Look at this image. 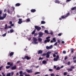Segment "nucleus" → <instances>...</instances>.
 <instances>
[{
    "mask_svg": "<svg viewBox=\"0 0 76 76\" xmlns=\"http://www.w3.org/2000/svg\"><path fill=\"white\" fill-rule=\"evenodd\" d=\"M76 57H75V56H74L73 58V60H75V59H76Z\"/></svg>",
    "mask_w": 76,
    "mask_h": 76,
    "instance_id": "4d7b16f0",
    "label": "nucleus"
},
{
    "mask_svg": "<svg viewBox=\"0 0 76 76\" xmlns=\"http://www.w3.org/2000/svg\"><path fill=\"white\" fill-rule=\"evenodd\" d=\"M69 15H70V13L69 12H68V13L66 14V16L64 15L61 16V18H59V20H62V19H66V18H67V17H68V16H69Z\"/></svg>",
    "mask_w": 76,
    "mask_h": 76,
    "instance_id": "f257e3e1",
    "label": "nucleus"
},
{
    "mask_svg": "<svg viewBox=\"0 0 76 76\" xmlns=\"http://www.w3.org/2000/svg\"><path fill=\"white\" fill-rule=\"evenodd\" d=\"M74 50H73V49H71V51L72 53H74Z\"/></svg>",
    "mask_w": 76,
    "mask_h": 76,
    "instance_id": "4c0bfd02",
    "label": "nucleus"
},
{
    "mask_svg": "<svg viewBox=\"0 0 76 76\" xmlns=\"http://www.w3.org/2000/svg\"><path fill=\"white\" fill-rule=\"evenodd\" d=\"M20 61H17V64L19 63H20Z\"/></svg>",
    "mask_w": 76,
    "mask_h": 76,
    "instance_id": "e2e57ef3",
    "label": "nucleus"
},
{
    "mask_svg": "<svg viewBox=\"0 0 76 76\" xmlns=\"http://www.w3.org/2000/svg\"><path fill=\"white\" fill-rule=\"evenodd\" d=\"M6 33H5L2 35V37H6Z\"/></svg>",
    "mask_w": 76,
    "mask_h": 76,
    "instance_id": "2f4dec72",
    "label": "nucleus"
},
{
    "mask_svg": "<svg viewBox=\"0 0 76 76\" xmlns=\"http://www.w3.org/2000/svg\"><path fill=\"white\" fill-rule=\"evenodd\" d=\"M31 58V57H29L28 56H25L24 58H23V60H25V59H26L27 60H29Z\"/></svg>",
    "mask_w": 76,
    "mask_h": 76,
    "instance_id": "f03ea898",
    "label": "nucleus"
},
{
    "mask_svg": "<svg viewBox=\"0 0 76 76\" xmlns=\"http://www.w3.org/2000/svg\"><path fill=\"white\" fill-rule=\"evenodd\" d=\"M67 64H68V65H70V62H69Z\"/></svg>",
    "mask_w": 76,
    "mask_h": 76,
    "instance_id": "6e6d98bb",
    "label": "nucleus"
},
{
    "mask_svg": "<svg viewBox=\"0 0 76 76\" xmlns=\"http://www.w3.org/2000/svg\"><path fill=\"white\" fill-rule=\"evenodd\" d=\"M7 65H10L11 67H12V66H13V63H10V62H8L7 63Z\"/></svg>",
    "mask_w": 76,
    "mask_h": 76,
    "instance_id": "1a4fd4ad",
    "label": "nucleus"
},
{
    "mask_svg": "<svg viewBox=\"0 0 76 76\" xmlns=\"http://www.w3.org/2000/svg\"><path fill=\"white\" fill-rule=\"evenodd\" d=\"M17 18H20V16H19V15H17Z\"/></svg>",
    "mask_w": 76,
    "mask_h": 76,
    "instance_id": "5fc2aeb1",
    "label": "nucleus"
},
{
    "mask_svg": "<svg viewBox=\"0 0 76 76\" xmlns=\"http://www.w3.org/2000/svg\"><path fill=\"white\" fill-rule=\"evenodd\" d=\"M46 55H47V53H43V54H42V56H46Z\"/></svg>",
    "mask_w": 76,
    "mask_h": 76,
    "instance_id": "58836bf2",
    "label": "nucleus"
},
{
    "mask_svg": "<svg viewBox=\"0 0 76 76\" xmlns=\"http://www.w3.org/2000/svg\"><path fill=\"white\" fill-rule=\"evenodd\" d=\"M20 6V3H17L15 4V6L16 7H18L19 6Z\"/></svg>",
    "mask_w": 76,
    "mask_h": 76,
    "instance_id": "ddd939ff",
    "label": "nucleus"
},
{
    "mask_svg": "<svg viewBox=\"0 0 76 76\" xmlns=\"http://www.w3.org/2000/svg\"><path fill=\"white\" fill-rule=\"evenodd\" d=\"M63 53L64 54H66V51H63Z\"/></svg>",
    "mask_w": 76,
    "mask_h": 76,
    "instance_id": "338daca9",
    "label": "nucleus"
},
{
    "mask_svg": "<svg viewBox=\"0 0 76 76\" xmlns=\"http://www.w3.org/2000/svg\"><path fill=\"white\" fill-rule=\"evenodd\" d=\"M51 76H55V75L54 73H52L50 74Z\"/></svg>",
    "mask_w": 76,
    "mask_h": 76,
    "instance_id": "72a5a7b5",
    "label": "nucleus"
},
{
    "mask_svg": "<svg viewBox=\"0 0 76 76\" xmlns=\"http://www.w3.org/2000/svg\"><path fill=\"white\" fill-rule=\"evenodd\" d=\"M4 18L3 17H1V20H3Z\"/></svg>",
    "mask_w": 76,
    "mask_h": 76,
    "instance_id": "e433bc0d",
    "label": "nucleus"
},
{
    "mask_svg": "<svg viewBox=\"0 0 76 76\" xmlns=\"http://www.w3.org/2000/svg\"><path fill=\"white\" fill-rule=\"evenodd\" d=\"M7 15V14H4L3 15V17L4 18H6V16Z\"/></svg>",
    "mask_w": 76,
    "mask_h": 76,
    "instance_id": "412c9836",
    "label": "nucleus"
},
{
    "mask_svg": "<svg viewBox=\"0 0 76 76\" xmlns=\"http://www.w3.org/2000/svg\"><path fill=\"white\" fill-rule=\"evenodd\" d=\"M38 39L40 42H41V41H42V39L41 38H39Z\"/></svg>",
    "mask_w": 76,
    "mask_h": 76,
    "instance_id": "c85d7f7f",
    "label": "nucleus"
},
{
    "mask_svg": "<svg viewBox=\"0 0 76 76\" xmlns=\"http://www.w3.org/2000/svg\"><path fill=\"white\" fill-rule=\"evenodd\" d=\"M63 67H57V68L56 69V70H60V69H61V68H63Z\"/></svg>",
    "mask_w": 76,
    "mask_h": 76,
    "instance_id": "a211bd4d",
    "label": "nucleus"
},
{
    "mask_svg": "<svg viewBox=\"0 0 76 76\" xmlns=\"http://www.w3.org/2000/svg\"><path fill=\"white\" fill-rule=\"evenodd\" d=\"M55 3H58V4L60 3V1L58 0H55Z\"/></svg>",
    "mask_w": 76,
    "mask_h": 76,
    "instance_id": "f3484780",
    "label": "nucleus"
},
{
    "mask_svg": "<svg viewBox=\"0 0 76 76\" xmlns=\"http://www.w3.org/2000/svg\"><path fill=\"white\" fill-rule=\"evenodd\" d=\"M53 42H56V38H53Z\"/></svg>",
    "mask_w": 76,
    "mask_h": 76,
    "instance_id": "bb28decb",
    "label": "nucleus"
},
{
    "mask_svg": "<svg viewBox=\"0 0 76 76\" xmlns=\"http://www.w3.org/2000/svg\"><path fill=\"white\" fill-rule=\"evenodd\" d=\"M19 73L20 75H22V74H23V71H20L19 72Z\"/></svg>",
    "mask_w": 76,
    "mask_h": 76,
    "instance_id": "473e14b6",
    "label": "nucleus"
},
{
    "mask_svg": "<svg viewBox=\"0 0 76 76\" xmlns=\"http://www.w3.org/2000/svg\"><path fill=\"white\" fill-rule=\"evenodd\" d=\"M27 22H30V19H28L26 20Z\"/></svg>",
    "mask_w": 76,
    "mask_h": 76,
    "instance_id": "a18cd8bd",
    "label": "nucleus"
},
{
    "mask_svg": "<svg viewBox=\"0 0 76 76\" xmlns=\"http://www.w3.org/2000/svg\"><path fill=\"white\" fill-rule=\"evenodd\" d=\"M2 13V11L1 10H0V15H1Z\"/></svg>",
    "mask_w": 76,
    "mask_h": 76,
    "instance_id": "de8ad7c7",
    "label": "nucleus"
},
{
    "mask_svg": "<svg viewBox=\"0 0 76 76\" xmlns=\"http://www.w3.org/2000/svg\"><path fill=\"white\" fill-rule=\"evenodd\" d=\"M41 53H42V51L41 50H39L38 51V54H41Z\"/></svg>",
    "mask_w": 76,
    "mask_h": 76,
    "instance_id": "dca6fc26",
    "label": "nucleus"
},
{
    "mask_svg": "<svg viewBox=\"0 0 76 76\" xmlns=\"http://www.w3.org/2000/svg\"><path fill=\"white\" fill-rule=\"evenodd\" d=\"M53 57H56V55L55 54H53Z\"/></svg>",
    "mask_w": 76,
    "mask_h": 76,
    "instance_id": "49530a36",
    "label": "nucleus"
},
{
    "mask_svg": "<svg viewBox=\"0 0 76 76\" xmlns=\"http://www.w3.org/2000/svg\"><path fill=\"white\" fill-rule=\"evenodd\" d=\"M38 35V33H35L34 34V36L35 37V36H37V35Z\"/></svg>",
    "mask_w": 76,
    "mask_h": 76,
    "instance_id": "c03bdc74",
    "label": "nucleus"
},
{
    "mask_svg": "<svg viewBox=\"0 0 76 76\" xmlns=\"http://www.w3.org/2000/svg\"><path fill=\"white\" fill-rule=\"evenodd\" d=\"M33 39L34 43L35 44H38V42H37V39L34 37H33Z\"/></svg>",
    "mask_w": 76,
    "mask_h": 76,
    "instance_id": "7ed1b4c3",
    "label": "nucleus"
},
{
    "mask_svg": "<svg viewBox=\"0 0 76 76\" xmlns=\"http://www.w3.org/2000/svg\"><path fill=\"white\" fill-rule=\"evenodd\" d=\"M10 26L12 27H13L14 26V24H11Z\"/></svg>",
    "mask_w": 76,
    "mask_h": 76,
    "instance_id": "37998d69",
    "label": "nucleus"
},
{
    "mask_svg": "<svg viewBox=\"0 0 76 76\" xmlns=\"http://www.w3.org/2000/svg\"><path fill=\"white\" fill-rule=\"evenodd\" d=\"M41 24H45V22L44 21H41Z\"/></svg>",
    "mask_w": 76,
    "mask_h": 76,
    "instance_id": "4be33fe9",
    "label": "nucleus"
},
{
    "mask_svg": "<svg viewBox=\"0 0 76 76\" xmlns=\"http://www.w3.org/2000/svg\"><path fill=\"white\" fill-rule=\"evenodd\" d=\"M9 23L10 25H11V24H12V21H10Z\"/></svg>",
    "mask_w": 76,
    "mask_h": 76,
    "instance_id": "8fccbe9b",
    "label": "nucleus"
},
{
    "mask_svg": "<svg viewBox=\"0 0 76 76\" xmlns=\"http://www.w3.org/2000/svg\"><path fill=\"white\" fill-rule=\"evenodd\" d=\"M72 1V0H66V3H67V2H69V1Z\"/></svg>",
    "mask_w": 76,
    "mask_h": 76,
    "instance_id": "f704fd0d",
    "label": "nucleus"
},
{
    "mask_svg": "<svg viewBox=\"0 0 76 76\" xmlns=\"http://www.w3.org/2000/svg\"><path fill=\"white\" fill-rule=\"evenodd\" d=\"M26 71L28 73H32V70H29L28 69H26Z\"/></svg>",
    "mask_w": 76,
    "mask_h": 76,
    "instance_id": "9b49d317",
    "label": "nucleus"
},
{
    "mask_svg": "<svg viewBox=\"0 0 76 76\" xmlns=\"http://www.w3.org/2000/svg\"><path fill=\"white\" fill-rule=\"evenodd\" d=\"M2 75H3V76H6L5 75H4V72H2Z\"/></svg>",
    "mask_w": 76,
    "mask_h": 76,
    "instance_id": "603ef678",
    "label": "nucleus"
},
{
    "mask_svg": "<svg viewBox=\"0 0 76 76\" xmlns=\"http://www.w3.org/2000/svg\"><path fill=\"white\" fill-rule=\"evenodd\" d=\"M61 33H59L58 34V36H61Z\"/></svg>",
    "mask_w": 76,
    "mask_h": 76,
    "instance_id": "3c124183",
    "label": "nucleus"
},
{
    "mask_svg": "<svg viewBox=\"0 0 76 76\" xmlns=\"http://www.w3.org/2000/svg\"><path fill=\"white\" fill-rule=\"evenodd\" d=\"M46 40L47 41V42H50V39H49V38H50V37H46Z\"/></svg>",
    "mask_w": 76,
    "mask_h": 76,
    "instance_id": "f8f14e48",
    "label": "nucleus"
},
{
    "mask_svg": "<svg viewBox=\"0 0 76 76\" xmlns=\"http://www.w3.org/2000/svg\"><path fill=\"white\" fill-rule=\"evenodd\" d=\"M58 44H60V40H58Z\"/></svg>",
    "mask_w": 76,
    "mask_h": 76,
    "instance_id": "052dcab7",
    "label": "nucleus"
},
{
    "mask_svg": "<svg viewBox=\"0 0 76 76\" xmlns=\"http://www.w3.org/2000/svg\"><path fill=\"white\" fill-rule=\"evenodd\" d=\"M67 59V56H66L64 58V60H66Z\"/></svg>",
    "mask_w": 76,
    "mask_h": 76,
    "instance_id": "a19ab883",
    "label": "nucleus"
},
{
    "mask_svg": "<svg viewBox=\"0 0 76 76\" xmlns=\"http://www.w3.org/2000/svg\"><path fill=\"white\" fill-rule=\"evenodd\" d=\"M53 60L54 61H57V60H58V59H57L56 58H55L54 59H53Z\"/></svg>",
    "mask_w": 76,
    "mask_h": 76,
    "instance_id": "c756f323",
    "label": "nucleus"
},
{
    "mask_svg": "<svg viewBox=\"0 0 76 76\" xmlns=\"http://www.w3.org/2000/svg\"><path fill=\"white\" fill-rule=\"evenodd\" d=\"M22 23V19H19V21L18 22V24H20Z\"/></svg>",
    "mask_w": 76,
    "mask_h": 76,
    "instance_id": "6e6552de",
    "label": "nucleus"
},
{
    "mask_svg": "<svg viewBox=\"0 0 76 76\" xmlns=\"http://www.w3.org/2000/svg\"><path fill=\"white\" fill-rule=\"evenodd\" d=\"M67 70L68 72H71V71H72L73 70L72 68H70L67 69Z\"/></svg>",
    "mask_w": 76,
    "mask_h": 76,
    "instance_id": "6ab92c4d",
    "label": "nucleus"
},
{
    "mask_svg": "<svg viewBox=\"0 0 76 76\" xmlns=\"http://www.w3.org/2000/svg\"><path fill=\"white\" fill-rule=\"evenodd\" d=\"M8 28H12V26H9Z\"/></svg>",
    "mask_w": 76,
    "mask_h": 76,
    "instance_id": "774afa93",
    "label": "nucleus"
},
{
    "mask_svg": "<svg viewBox=\"0 0 76 76\" xmlns=\"http://www.w3.org/2000/svg\"><path fill=\"white\" fill-rule=\"evenodd\" d=\"M7 27H5L4 28L5 29H7Z\"/></svg>",
    "mask_w": 76,
    "mask_h": 76,
    "instance_id": "69168bd1",
    "label": "nucleus"
},
{
    "mask_svg": "<svg viewBox=\"0 0 76 76\" xmlns=\"http://www.w3.org/2000/svg\"><path fill=\"white\" fill-rule=\"evenodd\" d=\"M36 31V29H34V30L32 32V35H34V34H35V31Z\"/></svg>",
    "mask_w": 76,
    "mask_h": 76,
    "instance_id": "aec40b11",
    "label": "nucleus"
},
{
    "mask_svg": "<svg viewBox=\"0 0 76 76\" xmlns=\"http://www.w3.org/2000/svg\"><path fill=\"white\" fill-rule=\"evenodd\" d=\"M28 40H29V41H31V37H29L28 39Z\"/></svg>",
    "mask_w": 76,
    "mask_h": 76,
    "instance_id": "0e129e2a",
    "label": "nucleus"
},
{
    "mask_svg": "<svg viewBox=\"0 0 76 76\" xmlns=\"http://www.w3.org/2000/svg\"><path fill=\"white\" fill-rule=\"evenodd\" d=\"M53 48V45H51L49 47L48 46H46V48L47 50L48 49H51Z\"/></svg>",
    "mask_w": 76,
    "mask_h": 76,
    "instance_id": "423d86ee",
    "label": "nucleus"
},
{
    "mask_svg": "<svg viewBox=\"0 0 76 76\" xmlns=\"http://www.w3.org/2000/svg\"><path fill=\"white\" fill-rule=\"evenodd\" d=\"M13 54H14V52H11L10 53V57L11 56H12L13 55Z\"/></svg>",
    "mask_w": 76,
    "mask_h": 76,
    "instance_id": "2eb2a0df",
    "label": "nucleus"
},
{
    "mask_svg": "<svg viewBox=\"0 0 76 76\" xmlns=\"http://www.w3.org/2000/svg\"><path fill=\"white\" fill-rule=\"evenodd\" d=\"M16 69V67H12L11 68L12 70H15Z\"/></svg>",
    "mask_w": 76,
    "mask_h": 76,
    "instance_id": "393cba45",
    "label": "nucleus"
},
{
    "mask_svg": "<svg viewBox=\"0 0 76 76\" xmlns=\"http://www.w3.org/2000/svg\"><path fill=\"white\" fill-rule=\"evenodd\" d=\"M43 64H46L47 63V61H42Z\"/></svg>",
    "mask_w": 76,
    "mask_h": 76,
    "instance_id": "b1692460",
    "label": "nucleus"
},
{
    "mask_svg": "<svg viewBox=\"0 0 76 76\" xmlns=\"http://www.w3.org/2000/svg\"><path fill=\"white\" fill-rule=\"evenodd\" d=\"M10 33H13L14 32V30L13 29H11L10 30Z\"/></svg>",
    "mask_w": 76,
    "mask_h": 76,
    "instance_id": "5701e85b",
    "label": "nucleus"
},
{
    "mask_svg": "<svg viewBox=\"0 0 76 76\" xmlns=\"http://www.w3.org/2000/svg\"><path fill=\"white\" fill-rule=\"evenodd\" d=\"M39 73H40V72H37L35 73V75H37V74H39Z\"/></svg>",
    "mask_w": 76,
    "mask_h": 76,
    "instance_id": "09e8293b",
    "label": "nucleus"
},
{
    "mask_svg": "<svg viewBox=\"0 0 76 76\" xmlns=\"http://www.w3.org/2000/svg\"><path fill=\"white\" fill-rule=\"evenodd\" d=\"M45 33H46V34H49V33H48V31L47 30H45Z\"/></svg>",
    "mask_w": 76,
    "mask_h": 76,
    "instance_id": "a878e982",
    "label": "nucleus"
},
{
    "mask_svg": "<svg viewBox=\"0 0 76 76\" xmlns=\"http://www.w3.org/2000/svg\"><path fill=\"white\" fill-rule=\"evenodd\" d=\"M47 40H45L44 41V43L45 44H47Z\"/></svg>",
    "mask_w": 76,
    "mask_h": 76,
    "instance_id": "79ce46f5",
    "label": "nucleus"
},
{
    "mask_svg": "<svg viewBox=\"0 0 76 76\" xmlns=\"http://www.w3.org/2000/svg\"><path fill=\"white\" fill-rule=\"evenodd\" d=\"M73 62L75 63H76V60H74L73 61Z\"/></svg>",
    "mask_w": 76,
    "mask_h": 76,
    "instance_id": "680f3d73",
    "label": "nucleus"
},
{
    "mask_svg": "<svg viewBox=\"0 0 76 76\" xmlns=\"http://www.w3.org/2000/svg\"><path fill=\"white\" fill-rule=\"evenodd\" d=\"M42 20H44V19H45V18H44V17H42Z\"/></svg>",
    "mask_w": 76,
    "mask_h": 76,
    "instance_id": "13d9d810",
    "label": "nucleus"
},
{
    "mask_svg": "<svg viewBox=\"0 0 76 76\" xmlns=\"http://www.w3.org/2000/svg\"><path fill=\"white\" fill-rule=\"evenodd\" d=\"M7 12L9 14L10 13H12V10L10 9V10L9 9H8L7 10Z\"/></svg>",
    "mask_w": 76,
    "mask_h": 76,
    "instance_id": "0eeeda50",
    "label": "nucleus"
},
{
    "mask_svg": "<svg viewBox=\"0 0 76 76\" xmlns=\"http://www.w3.org/2000/svg\"><path fill=\"white\" fill-rule=\"evenodd\" d=\"M44 58H41V57H39V60H42Z\"/></svg>",
    "mask_w": 76,
    "mask_h": 76,
    "instance_id": "7c9ffc66",
    "label": "nucleus"
},
{
    "mask_svg": "<svg viewBox=\"0 0 76 76\" xmlns=\"http://www.w3.org/2000/svg\"><path fill=\"white\" fill-rule=\"evenodd\" d=\"M31 12L32 13H34V12H36V10H35V9H33L31 10Z\"/></svg>",
    "mask_w": 76,
    "mask_h": 76,
    "instance_id": "4468645a",
    "label": "nucleus"
},
{
    "mask_svg": "<svg viewBox=\"0 0 76 76\" xmlns=\"http://www.w3.org/2000/svg\"><path fill=\"white\" fill-rule=\"evenodd\" d=\"M49 71H50V72H53V69H49Z\"/></svg>",
    "mask_w": 76,
    "mask_h": 76,
    "instance_id": "c9c22d12",
    "label": "nucleus"
},
{
    "mask_svg": "<svg viewBox=\"0 0 76 76\" xmlns=\"http://www.w3.org/2000/svg\"><path fill=\"white\" fill-rule=\"evenodd\" d=\"M51 53V52L50 51H48L46 53V57L47 58H50V54Z\"/></svg>",
    "mask_w": 76,
    "mask_h": 76,
    "instance_id": "39448f33",
    "label": "nucleus"
},
{
    "mask_svg": "<svg viewBox=\"0 0 76 76\" xmlns=\"http://www.w3.org/2000/svg\"><path fill=\"white\" fill-rule=\"evenodd\" d=\"M64 75L66 76L67 75V72H64L63 74Z\"/></svg>",
    "mask_w": 76,
    "mask_h": 76,
    "instance_id": "cd10ccee",
    "label": "nucleus"
},
{
    "mask_svg": "<svg viewBox=\"0 0 76 76\" xmlns=\"http://www.w3.org/2000/svg\"><path fill=\"white\" fill-rule=\"evenodd\" d=\"M58 60L59 58V56L58 55H57L56 56V58Z\"/></svg>",
    "mask_w": 76,
    "mask_h": 76,
    "instance_id": "ea45409f",
    "label": "nucleus"
},
{
    "mask_svg": "<svg viewBox=\"0 0 76 76\" xmlns=\"http://www.w3.org/2000/svg\"><path fill=\"white\" fill-rule=\"evenodd\" d=\"M35 28L36 29H37V31H39L40 30H41V28L40 27H39V26H35Z\"/></svg>",
    "mask_w": 76,
    "mask_h": 76,
    "instance_id": "20e7f679",
    "label": "nucleus"
},
{
    "mask_svg": "<svg viewBox=\"0 0 76 76\" xmlns=\"http://www.w3.org/2000/svg\"><path fill=\"white\" fill-rule=\"evenodd\" d=\"M38 34L39 35V37H41L43 35V33L41 32H39Z\"/></svg>",
    "mask_w": 76,
    "mask_h": 76,
    "instance_id": "9d476101",
    "label": "nucleus"
},
{
    "mask_svg": "<svg viewBox=\"0 0 76 76\" xmlns=\"http://www.w3.org/2000/svg\"><path fill=\"white\" fill-rule=\"evenodd\" d=\"M26 72H24L23 73V75H25H25H26Z\"/></svg>",
    "mask_w": 76,
    "mask_h": 76,
    "instance_id": "864d4df0",
    "label": "nucleus"
},
{
    "mask_svg": "<svg viewBox=\"0 0 76 76\" xmlns=\"http://www.w3.org/2000/svg\"><path fill=\"white\" fill-rule=\"evenodd\" d=\"M57 42H56L54 44V45H57Z\"/></svg>",
    "mask_w": 76,
    "mask_h": 76,
    "instance_id": "bf43d9fd",
    "label": "nucleus"
}]
</instances>
